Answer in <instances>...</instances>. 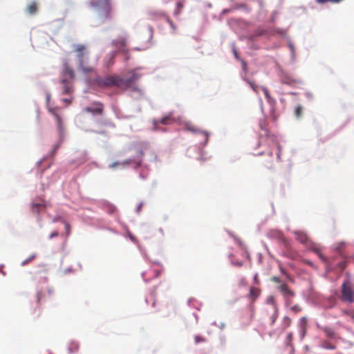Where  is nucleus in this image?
<instances>
[{
  "label": "nucleus",
  "instance_id": "obj_29",
  "mask_svg": "<svg viewBox=\"0 0 354 354\" xmlns=\"http://www.w3.org/2000/svg\"><path fill=\"white\" fill-rule=\"evenodd\" d=\"M194 342L196 344H199L206 342V339L201 335H196L194 337Z\"/></svg>",
  "mask_w": 354,
  "mask_h": 354
},
{
  "label": "nucleus",
  "instance_id": "obj_45",
  "mask_svg": "<svg viewBox=\"0 0 354 354\" xmlns=\"http://www.w3.org/2000/svg\"><path fill=\"white\" fill-rule=\"evenodd\" d=\"M254 282H255L256 283H257V284H258V283H259V279H258V274H256L254 275Z\"/></svg>",
  "mask_w": 354,
  "mask_h": 354
},
{
  "label": "nucleus",
  "instance_id": "obj_34",
  "mask_svg": "<svg viewBox=\"0 0 354 354\" xmlns=\"http://www.w3.org/2000/svg\"><path fill=\"white\" fill-rule=\"evenodd\" d=\"M269 156H270V161L268 162V164H266V165H265V166H266V167H268V168H270V167H272V152H270V153H269Z\"/></svg>",
  "mask_w": 354,
  "mask_h": 354
},
{
  "label": "nucleus",
  "instance_id": "obj_10",
  "mask_svg": "<svg viewBox=\"0 0 354 354\" xmlns=\"http://www.w3.org/2000/svg\"><path fill=\"white\" fill-rule=\"evenodd\" d=\"M183 129L186 131H190L193 133H202L204 136L205 142H207L209 138V133L207 131H201L197 129L192 122H185L184 123Z\"/></svg>",
  "mask_w": 354,
  "mask_h": 354
},
{
  "label": "nucleus",
  "instance_id": "obj_32",
  "mask_svg": "<svg viewBox=\"0 0 354 354\" xmlns=\"http://www.w3.org/2000/svg\"><path fill=\"white\" fill-rule=\"evenodd\" d=\"M281 272L286 276V277L290 281H292V278L290 277V275L283 268H280Z\"/></svg>",
  "mask_w": 354,
  "mask_h": 354
},
{
  "label": "nucleus",
  "instance_id": "obj_24",
  "mask_svg": "<svg viewBox=\"0 0 354 354\" xmlns=\"http://www.w3.org/2000/svg\"><path fill=\"white\" fill-rule=\"evenodd\" d=\"M165 307L168 310V312L167 313V315H169L170 312H176V306L175 305L171 302L167 301L166 304H165Z\"/></svg>",
  "mask_w": 354,
  "mask_h": 354
},
{
  "label": "nucleus",
  "instance_id": "obj_46",
  "mask_svg": "<svg viewBox=\"0 0 354 354\" xmlns=\"http://www.w3.org/2000/svg\"><path fill=\"white\" fill-rule=\"evenodd\" d=\"M62 101L64 102H65V103H67V104H71V100L67 99V98L62 99Z\"/></svg>",
  "mask_w": 354,
  "mask_h": 354
},
{
  "label": "nucleus",
  "instance_id": "obj_33",
  "mask_svg": "<svg viewBox=\"0 0 354 354\" xmlns=\"http://www.w3.org/2000/svg\"><path fill=\"white\" fill-rule=\"evenodd\" d=\"M270 279L272 282L278 283L279 285H280L281 283H283L280 279V278L276 276L272 277Z\"/></svg>",
  "mask_w": 354,
  "mask_h": 354
},
{
  "label": "nucleus",
  "instance_id": "obj_31",
  "mask_svg": "<svg viewBox=\"0 0 354 354\" xmlns=\"http://www.w3.org/2000/svg\"><path fill=\"white\" fill-rule=\"evenodd\" d=\"M291 324V319L288 317V316H285L283 317V325L285 326L286 328L290 326Z\"/></svg>",
  "mask_w": 354,
  "mask_h": 354
},
{
  "label": "nucleus",
  "instance_id": "obj_1",
  "mask_svg": "<svg viewBox=\"0 0 354 354\" xmlns=\"http://www.w3.org/2000/svg\"><path fill=\"white\" fill-rule=\"evenodd\" d=\"M122 77L118 75L97 77L93 80V84L100 88H109L113 86L122 88Z\"/></svg>",
  "mask_w": 354,
  "mask_h": 354
},
{
  "label": "nucleus",
  "instance_id": "obj_39",
  "mask_svg": "<svg viewBox=\"0 0 354 354\" xmlns=\"http://www.w3.org/2000/svg\"><path fill=\"white\" fill-rule=\"evenodd\" d=\"M249 84H250L251 88L253 89V91H254L255 92H257V86L255 85V84L252 82H249Z\"/></svg>",
  "mask_w": 354,
  "mask_h": 354
},
{
  "label": "nucleus",
  "instance_id": "obj_2",
  "mask_svg": "<svg viewBox=\"0 0 354 354\" xmlns=\"http://www.w3.org/2000/svg\"><path fill=\"white\" fill-rule=\"evenodd\" d=\"M75 51L77 53L79 68L84 73L93 72L94 68L88 64V53L86 46L82 44H78L75 46Z\"/></svg>",
  "mask_w": 354,
  "mask_h": 354
},
{
  "label": "nucleus",
  "instance_id": "obj_15",
  "mask_svg": "<svg viewBox=\"0 0 354 354\" xmlns=\"http://www.w3.org/2000/svg\"><path fill=\"white\" fill-rule=\"evenodd\" d=\"M62 77L67 78L69 80H73L75 78V73L73 70L69 67L68 64H64L62 72Z\"/></svg>",
  "mask_w": 354,
  "mask_h": 354
},
{
  "label": "nucleus",
  "instance_id": "obj_47",
  "mask_svg": "<svg viewBox=\"0 0 354 354\" xmlns=\"http://www.w3.org/2000/svg\"><path fill=\"white\" fill-rule=\"evenodd\" d=\"M277 147H278L277 157H278V158H280V153H281V148L280 145H278Z\"/></svg>",
  "mask_w": 354,
  "mask_h": 354
},
{
  "label": "nucleus",
  "instance_id": "obj_40",
  "mask_svg": "<svg viewBox=\"0 0 354 354\" xmlns=\"http://www.w3.org/2000/svg\"><path fill=\"white\" fill-rule=\"evenodd\" d=\"M241 64L243 66V69L246 71L247 70V63L244 60H241Z\"/></svg>",
  "mask_w": 354,
  "mask_h": 354
},
{
  "label": "nucleus",
  "instance_id": "obj_13",
  "mask_svg": "<svg viewBox=\"0 0 354 354\" xmlns=\"http://www.w3.org/2000/svg\"><path fill=\"white\" fill-rule=\"evenodd\" d=\"M308 244H309L308 245L309 250H311L312 252H313L314 253H315L319 257V258L321 259L323 261H325L326 258L322 252L321 246L317 243L310 242V243H308Z\"/></svg>",
  "mask_w": 354,
  "mask_h": 354
},
{
  "label": "nucleus",
  "instance_id": "obj_30",
  "mask_svg": "<svg viewBox=\"0 0 354 354\" xmlns=\"http://www.w3.org/2000/svg\"><path fill=\"white\" fill-rule=\"evenodd\" d=\"M290 310L295 314L299 313L301 311V308L298 305L295 304L290 308Z\"/></svg>",
  "mask_w": 354,
  "mask_h": 354
},
{
  "label": "nucleus",
  "instance_id": "obj_7",
  "mask_svg": "<svg viewBox=\"0 0 354 354\" xmlns=\"http://www.w3.org/2000/svg\"><path fill=\"white\" fill-rule=\"evenodd\" d=\"M277 289L281 292L285 301L292 299L295 295V292L286 283H281Z\"/></svg>",
  "mask_w": 354,
  "mask_h": 354
},
{
  "label": "nucleus",
  "instance_id": "obj_50",
  "mask_svg": "<svg viewBox=\"0 0 354 354\" xmlns=\"http://www.w3.org/2000/svg\"><path fill=\"white\" fill-rule=\"evenodd\" d=\"M142 204H140V205H139V206H138V211H140V209H141V207H142Z\"/></svg>",
  "mask_w": 354,
  "mask_h": 354
},
{
  "label": "nucleus",
  "instance_id": "obj_9",
  "mask_svg": "<svg viewBox=\"0 0 354 354\" xmlns=\"http://www.w3.org/2000/svg\"><path fill=\"white\" fill-rule=\"evenodd\" d=\"M112 44L117 48L120 51L127 53V38L126 36L119 37L112 41Z\"/></svg>",
  "mask_w": 354,
  "mask_h": 354
},
{
  "label": "nucleus",
  "instance_id": "obj_48",
  "mask_svg": "<svg viewBox=\"0 0 354 354\" xmlns=\"http://www.w3.org/2000/svg\"><path fill=\"white\" fill-rule=\"evenodd\" d=\"M41 292H38L37 293V302L39 303L40 300H41Z\"/></svg>",
  "mask_w": 354,
  "mask_h": 354
},
{
  "label": "nucleus",
  "instance_id": "obj_37",
  "mask_svg": "<svg viewBox=\"0 0 354 354\" xmlns=\"http://www.w3.org/2000/svg\"><path fill=\"white\" fill-rule=\"evenodd\" d=\"M262 90L263 91V93H264L266 97L268 99L270 98V93H269L268 89L266 87H263Z\"/></svg>",
  "mask_w": 354,
  "mask_h": 354
},
{
  "label": "nucleus",
  "instance_id": "obj_36",
  "mask_svg": "<svg viewBox=\"0 0 354 354\" xmlns=\"http://www.w3.org/2000/svg\"><path fill=\"white\" fill-rule=\"evenodd\" d=\"M63 223H64V225H65V229H66V234L67 235H68L70 234V230H71V227H70V225L68 223H67L66 221H63Z\"/></svg>",
  "mask_w": 354,
  "mask_h": 354
},
{
  "label": "nucleus",
  "instance_id": "obj_26",
  "mask_svg": "<svg viewBox=\"0 0 354 354\" xmlns=\"http://www.w3.org/2000/svg\"><path fill=\"white\" fill-rule=\"evenodd\" d=\"M132 160L131 159H128V160H126L125 161L122 162H113L112 163L111 165H110V167L111 168H115L118 165H124V166H126V165H129L132 163Z\"/></svg>",
  "mask_w": 354,
  "mask_h": 354
},
{
  "label": "nucleus",
  "instance_id": "obj_22",
  "mask_svg": "<svg viewBox=\"0 0 354 354\" xmlns=\"http://www.w3.org/2000/svg\"><path fill=\"white\" fill-rule=\"evenodd\" d=\"M321 347L324 349L328 350H335L336 348V346L333 344L328 340H322L320 344Z\"/></svg>",
  "mask_w": 354,
  "mask_h": 354
},
{
  "label": "nucleus",
  "instance_id": "obj_27",
  "mask_svg": "<svg viewBox=\"0 0 354 354\" xmlns=\"http://www.w3.org/2000/svg\"><path fill=\"white\" fill-rule=\"evenodd\" d=\"M293 335L292 333H288L286 339V345L287 346L292 347Z\"/></svg>",
  "mask_w": 354,
  "mask_h": 354
},
{
  "label": "nucleus",
  "instance_id": "obj_11",
  "mask_svg": "<svg viewBox=\"0 0 354 354\" xmlns=\"http://www.w3.org/2000/svg\"><path fill=\"white\" fill-rule=\"evenodd\" d=\"M140 76L135 72L131 73L130 75L127 78H122V88H127L139 79Z\"/></svg>",
  "mask_w": 354,
  "mask_h": 354
},
{
  "label": "nucleus",
  "instance_id": "obj_44",
  "mask_svg": "<svg viewBox=\"0 0 354 354\" xmlns=\"http://www.w3.org/2000/svg\"><path fill=\"white\" fill-rule=\"evenodd\" d=\"M233 53H234L235 58L236 59H240L239 57V55H238L237 50L235 48L233 50Z\"/></svg>",
  "mask_w": 354,
  "mask_h": 354
},
{
  "label": "nucleus",
  "instance_id": "obj_35",
  "mask_svg": "<svg viewBox=\"0 0 354 354\" xmlns=\"http://www.w3.org/2000/svg\"><path fill=\"white\" fill-rule=\"evenodd\" d=\"M35 258V255L33 254L32 256H30L29 258H28L27 259H26L25 261H24L22 263H21V265L22 266H25L26 264H27L28 262H30V261H32V259H34Z\"/></svg>",
  "mask_w": 354,
  "mask_h": 354
},
{
  "label": "nucleus",
  "instance_id": "obj_17",
  "mask_svg": "<svg viewBox=\"0 0 354 354\" xmlns=\"http://www.w3.org/2000/svg\"><path fill=\"white\" fill-rule=\"evenodd\" d=\"M293 233L295 236L296 240L301 243L307 245L310 243L308 236L304 232L301 231H295Z\"/></svg>",
  "mask_w": 354,
  "mask_h": 354
},
{
  "label": "nucleus",
  "instance_id": "obj_18",
  "mask_svg": "<svg viewBox=\"0 0 354 354\" xmlns=\"http://www.w3.org/2000/svg\"><path fill=\"white\" fill-rule=\"evenodd\" d=\"M175 122L174 118L172 116L171 113H169L168 115L164 116L162 119H160L159 121H154L153 124L154 125H157L158 123H160L164 125H168L173 124Z\"/></svg>",
  "mask_w": 354,
  "mask_h": 354
},
{
  "label": "nucleus",
  "instance_id": "obj_8",
  "mask_svg": "<svg viewBox=\"0 0 354 354\" xmlns=\"http://www.w3.org/2000/svg\"><path fill=\"white\" fill-rule=\"evenodd\" d=\"M84 110L93 115H102L104 111V104L100 102H93L91 106L85 107Z\"/></svg>",
  "mask_w": 354,
  "mask_h": 354
},
{
  "label": "nucleus",
  "instance_id": "obj_28",
  "mask_svg": "<svg viewBox=\"0 0 354 354\" xmlns=\"http://www.w3.org/2000/svg\"><path fill=\"white\" fill-rule=\"evenodd\" d=\"M303 107L301 105H298L296 106L295 109V115L299 118L302 115Z\"/></svg>",
  "mask_w": 354,
  "mask_h": 354
},
{
  "label": "nucleus",
  "instance_id": "obj_5",
  "mask_svg": "<svg viewBox=\"0 0 354 354\" xmlns=\"http://www.w3.org/2000/svg\"><path fill=\"white\" fill-rule=\"evenodd\" d=\"M90 6L98 11L102 17H109L111 10V0H93L90 2Z\"/></svg>",
  "mask_w": 354,
  "mask_h": 354
},
{
  "label": "nucleus",
  "instance_id": "obj_21",
  "mask_svg": "<svg viewBox=\"0 0 354 354\" xmlns=\"http://www.w3.org/2000/svg\"><path fill=\"white\" fill-rule=\"evenodd\" d=\"M46 205L44 203H32L31 204V209L33 213L39 214L42 207H44Z\"/></svg>",
  "mask_w": 354,
  "mask_h": 354
},
{
  "label": "nucleus",
  "instance_id": "obj_6",
  "mask_svg": "<svg viewBox=\"0 0 354 354\" xmlns=\"http://www.w3.org/2000/svg\"><path fill=\"white\" fill-rule=\"evenodd\" d=\"M281 82L285 84H288L292 86H295L298 84H301L302 81L298 78L295 77L292 75L283 73L281 76Z\"/></svg>",
  "mask_w": 354,
  "mask_h": 354
},
{
  "label": "nucleus",
  "instance_id": "obj_23",
  "mask_svg": "<svg viewBox=\"0 0 354 354\" xmlns=\"http://www.w3.org/2000/svg\"><path fill=\"white\" fill-rule=\"evenodd\" d=\"M27 11L30 15H34L37 11V4L36 2L33 1L30 4H29L27 7Z\"/></svg>",
  "mask_w": 354,
  "mask_h": 354
},
{
  "label": "nucleus",
  "instance_id": "obj_16",
  "mask_svg": "<svg viewBox=\"0 0 354 354\" xmlns=\"http://www.w3.org/2000/svg\"><path fill=\"white\" fill-rule=\"evenodd\" d=\"M261 292V290L260 288L252 286L250 288V292L248 295V298L251 300L252 303H253L260 296Z\"/></svg>",
  "mask_w": 354,
  "mask_h": 354
},
{
  "label": "nucleus",
  "instance_id": "obj_19",
  "mask_svg": "<svg viewBox=\"0 0 354 354\" xmlns=\"http://www.w3.org/2000/svg\"><path fill=\"white\" fill-rule=\"evenodd\" d=\"M319 328L324 333L325 335L330 339H336L337 335L335 330L328 326H322Z\"/></svg>",
  "mask_w": 354,
  "mask_h": 354
},
{
  "label": "nucleus",
  "instance_id": "obj_4",
  "mask_svg": "<svg viewBox=\"0 0 354 354\" xmlns=\"http://www.w3.org/2000/svg\"><path fill=\"white\" fill-rule=\"evenodd\" d=\"M266 304L268 306L264 312L266 315L270 316V324L273 325L279 315V308L275 299L273 296H268L266 300Z\"/></svg>",
  "mask_w": 354,
  "mask_h": 354
},
{
  "label": "nucleus",
  "instance_id": "obj_41",
  "mask_svg": "<svg viewBox=\"0 0 354 354\" xmlns=\"http://www.w3.org/2000/svg\"><path fill=\"white\" fill-rule=\"evenodd\" d=\"M234 266L238 267H241L243 266V263L241 261H235L232 263Z\"/></svg>",
  "mask_w": 354,
  "mask_h": 354
},
{
  "label": "nucleus",
  "instance_id": "obj_43",
  "mask_svg": "<svg viewBox=\"0 0 354 354\" xmlns=\"http://www.w3.org/2000/svg\"><path fill=\"white\" fill-rule=\"evenodd\" d=\"M58 236V232H53V233H51V234L50 235V239H52L53 237H55V236Z\"/></svg>",
  "mask_w": 354,
  "mask_h": 354
},
{
  "label": "nucleus",
  "instance_id": "obj_14",
  "mask_svg": "<svg viewBox=\"0 0 354 354\" xmlns=\"http://www.w3.org/2000/svg\"><path fill=\"white\" fill-rule=\"evenodd\" d=\"M49 111L55 117L56 122H57L58 131L61 133L63 130V127H62V118L59 114V109L57 107L56 108H50V109H49Z\"/></svg>",
  "mask_w": 354,
  "mask_h": 354
},
{
  "label": "nucleus",
  "instance_id": "obj_49",
  "mask_svg": "<svg viewBox=\"0 0 354 354\" xmlns=\"http://www.w3.org/2000/svg\"><path fill=\"white\" fill-rule=\"evenodd\" d=\"M291 301H292V299L288 300V301H285L286 305V306H289L291 304Z\"/></svg>",
  "mask_w": 354,
  "mask_h": 354
},
{
  "label": "nucleus",
  "instance_id": "obj_12",
  "mask_svg": "<svg viewBox=\"0 0 354 354\" xmlns=\"http://www.w3.org/2000/svg\"><path fill=\"white\" fill-rule=\"evenodd\" d=\"M60 82L62 84V94H70L73 91L72 85L73 80H69L67 78L62 77Z\"/></svg>",
  "mask_w": 354,
  "mask_h": 354
},
{
  "label": "nucleus",
  "instance_id": "obj_3",
  "mask_svg": "<svg viewBox=\"0 0 354 354\" xmlns=\"http://www.w3.org/2000/svg\"><path fill=\"white\" fill-rule=\"evenodd\" d=\"M340 299L343 302L354 303V284L350 279H345L341 286Z\"/></svg>",
  "mask_w": 354,
  "mask_h": 354
},
{
  "label": "nucleus",
  "instance_id": "obj_20",
  "mask_svg": "<svg viewBox=\"0 0 354 354\" xmlns=\"http://www.w3.org/2000/svg\"><path fill=\"white\" fill-rule=\"evenodd\" d=\"M263 35L268 36L269 35L268 30L259 27L255 30L254 34L251 36V37L252 39H254L255 37H260V36H263Z\"/></svg>",
  "mask_w": 354,
  "mask_h": 354
},
{
  "label": "nucleus",
  "instance_id": "obj_38",
  "mask_svg": "<svg viewBox=\"0 0 354 354\" xmlns=\"http://www.w3.org/2000/svg\"><path fill=\"white\" fill-rule=\"evenodd\" d=\"M116 211V208L114 206L109 207L108 212L109 214H113Z\"/></svg>",
  "mask_w": 354,
  "mask_h": 354
},
{
  "label": "nucleus",
  "instance_id": "obj_25",
  "mask_svg": "<svg viewBox=\"0 0 354 354\" xmlns=\"http://www.w3.org/2000/svg\"><path fill=\"white\" fill-rule=\"evenodd\" d=\"M183 7H184V3H183V1L177 2V3H176V10L174 12V15L175 16H178L180 14L181 10L183 8Z\"/></svg>",
  "mask_w": 354,
  "mask_h": 354
},
{
  "label": "nucleus",
  "instance_id": "obj_42",
  "mask_svg": "<svg viewBox=\"0 0 354 354\" xmlns=\"http://www.w3.org/2000/svg\"><path fill=\"white\" fill-rule=\"evenodd\" d=\"M167 21L170 24V26L172 27V28H174V29L175 28L172 21L169 17H167Z\"/></svg>",
  "mask_w": 354,
  "mask_h": 354
}]
</instances>
